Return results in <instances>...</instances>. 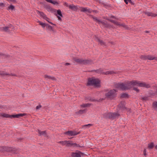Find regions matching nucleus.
<instances>
[{
  "label": "nucleus",
  "mask_w": 157,
  "mask_h": 157,
  "mask_svg": "<svg viewBox=\"0 0 157 157\" xmlns=\"http://www.w3.org/2000/svg\"><path fill=\"white\" fill-rule=\"evenodd\" d=\"M135 86L147 88L150 87V85L147 83L137 81H132L125 84L117 83L115 85V87L120 90H127Z\"/></svg>",
  "instance_id": "1"
},
{
  "label": "nucleus",
  "mask_w": 157,
  "mask_h": 157,
  "mask_svg": "<svg viewBox=\"0 0 157 157\" xmlns=\"http://www.w3.org/2000/svg\"><path fill=\"white\" fill-rule=\"evenodd\" d=\"M100 81L97 78H89L88 80L87 85H93L96 87L100 86Z\"/></svg>",
  "instance_id": "2"
},
{
  "label": "nucleus",
  "mask_w": 157,
  "mask_h": 157,
  "mask_svg": "<svg viewBox=\"0 0 157 157\" xmlns=\"http://www.w3.org/2000/svg\"><path fill=\"white\" fill-rule=\"evenodd\" d=\"M73 59L75 62L80 64H90L91 63V61L90 60L81 58H74Z\"/></svg>",
  "instance_id": "3"
},
{
  "label": "nucleus",
  "mask_w": 157,
  "mask_h": 157,
  "mask_svg": "<svg viewBox=\"0 0 157 157\" xmlns=\"http://www.w3.org/2000/svg\"><path fill=\"white\" fill-rule=\"evenodd\" d=\"M25 115V113L18 114L16 115H10L5 113H2L1 114L0 116L4 117L6 118H19L20 117H22Z\"/></svg>",
  "instance_id": "4"
},
{
  "label": "nucleus",
  "mask_w": 157,
  "mask_h": 157,
  "mask_svg": "<svg viewBox=\"0 0 157 157\" xmlns=\"http://www.w3.org/2000/svg\"><path fill=\"white\" fill-rule=\"evenodd\" d=\"M119 115L117 113H107L103 114V117L106 118L115 119L118 117Z\"/></svg>",
  "instance_id": "5"
},
{
  "label": "nucleus",
  "mask_w": 157,
  "mask_h": 157,
  "mask_svg": "<svg viewBox=\"0 0 157 157\" xmlns=\"http://www.w3.org/2000/svg\"><path fill=\"white\" fill-rule=\"evenodd\" d=\"M116 92L117 91L114 89L110 90L106 93L105 96L107 98H113L116 96Z\"/></svg>",
  "instance_id": "6"
},
{
  "label": "nucleus",
  "mask_w": 157,
  "mask_h": 157,
  "mask_svg": "<svg viewBox=\"0 0 157 157\" xmlns=\"http://www.w3.org/2000/svg\"><path fill=\"white\" fill-rule=\"evenodd\" d=\"M59 143L61 144L62 145H66L67 146H74L75 147H78L79 145L76 143H73L71 142L67 141H60Z\"/></svg>",
  "instance_id": "7"
},
{
  "label": "nucleus",
  "mask_w": 157,
  "mask_h": 157,
  "mask_svg": "<svg viewBox=\"0 0 157 157\" xmlns=\"http://www.w3.org/2000/svg\"><path fill=\"white\" fill-rule=\"evenodd\" d=\"M140 58L141 59L146 60L149 59L150 60H152L153 59H155V58L151 55H142L140 56Z\"/></svg>",
  "instance_id": "8"
},
{
  "label": "nucleus",
  "mask_w": 157,
  "mask_h": 157,
  "mask_svg": "<svg viewBox=\"0 0 157 157\" xmlns=\"http://www.w3.org/2000/svg\"><path fill=\"white\" fill-rule=\"evenodd\" d=\"M13 28L12 25H10L9 26L0 27V31H3L6 32H8L12 31Z\"/></svg>",
  "instance_id": "9"
},
{
  "label": "nucleus",
  "mask_w": 157,
  "mask_h": 157,
  "mask_svg": "<svg viewBox=\"0 0 157 157\" xmlns=\"http://www.w3.org/2000/svg\"><path fill=\"white\" fill-rule=\"evenodd\" d=\"M80 133L79 132H77L75 131H69L64 132V134L67 135L69 136H72L76 135Z\"/></svg>",
  "instance_id": "10"
},
{
  "label": "nucleus",
  "mask_w": 157,
  "mask_h": 157,
  "mask_svg": "<svg viewBox=\"0 0 157 157\" xmlns=\"http://www.w3.org/2000/svg\"><path fill=\"white\" fill-rule=\"evenodd\" d=\"M110 21L117 26H118L120 27H123L125 28L126 29H128V27H127V26L126 25L124 24L120 23H119L118 22H117L113 20H111Z\"/></svg>",
  "instance_id": "11"
},
{
  "label": "nucleus",
  "mask_w": 157,
  "mask_h": 157,
  "mask_svg": "<svg viewBox=\"0 0 157 157\" xmlns=\"http://www.w3.org/2000/svg\"><path fill=\"white\" fill-rule=\"evenodd\" d=\"M80 10L81 12H85L86 13H90L92 11V10L87 8L81 7L80 8Z\"/></svg>",
  "instance_id": "12"
},
{
  "label": "nucleus",
  "mask_w": 157,
  "mask_h": 157,
  "mask_svg": "<svg viewBox=\"0 0 157 157\" xmlns=\"http://www.w3.org/2000/svg\"><path fill=\"white\" fill-rule=\"evenodd\" d=\"M119 109L120 110H121L122 111L124 110H126L128 109L129 110H130L129 109L126 108L124 106V102H123L121 103L118 106Z\"/></svg>",
  "instance_id": "13"
},
{
  "label": "nucleus",
  "mask_w": 157,
  "mask_h": 157,
  "mask_svg": "<svg viewBox=\"0 0 157 157\" xmlns=\"http://www.w3.org/2000/svg\"><path fill=\"white\" fill-rule=\"evenodd\" d=\"M66 6L67 7H68L70 9H71L74 10H76L77 9H78V7L73 5H68L67 3H65Z\"/></svg>",
  "instance_id": "14"
},
{
  "label": "nucleus",
  "mask_w": 157,
  "mask_h": 157,
  "mask_svg": "<svg viewBox=\"0 0 157 157\" xmlns=\"http://www.w3.org/2000/svg\"><path fill=\"white\" fill-rule=\"evenodd\" d=\"M98 72H99L101 73H102L103 74L105 75H109V74H112L114 73V72L113 71H108L105 72H102L101 70L100 69L98 70L97 71Z\"/></svg>",
  "instance_id": "15"
},
{
  "label": "nucleus",
  "mask_w": 157,
  "mask_h": 157,
  "mask_svg": "<svg viewBox=\"0 0 157 157\" xmlns=\"http://www.w3.org/2000/svg\"><path fill=\"white\" fill-rule=\"evenodd\" d=\"M91 17L93 18V20L99 24H104V22L101 20L98 19L96 17H94L93 16H91Z\"/></svg>",
  "instance_id": "16"
},
{
  "label": "nucleus",
  "mask_w": 157,
  "mask_h": 157,
  "mask_svg": "<svg viewBox=\"0 0 157 157\" xmlns=\"http://www.w3.org/2000/svg\"><path fill=\"white\" fill-rule=\"evenodd\" d=\"M0 75H1L2 76H16V75L15 74H7L6 73H5L4 72H2V71H0Z\"/></svg>",
  "instance_id": "17"
},
{
  "label": "nucleus",
  "mask_w": 157,
  "mask_h": 157,
  "mask_svg": "<svg viewBox=\"0 0 157 157\" xmlns=\"http://www.w3.org/2000/svg\"><path fill=\"white\" fill-rule=\"evenodd\" d=\"M145 14L148 16H150L153 17H155L157 16V15L156 14H154L149 12H145Z\"/></svg>",
  "instance_id": "18"
},
{
  "label": "nucleus",
  "mask_w": 157,
  "mask_h": 157,
  "mask_svg": "<svg viewBox=\"0 0 157 157\" xmlns=\"http://www.w3.org/2000/svg\"><path fill=\"white\" fill-rule=\"evenodd\" d=\"M82 154V153H72L71 155L72 157H81V155Z\"/></svg>",
  "instance_id": "19"
},
{
  "label": "nucleus",
  "mask_w": 157,
  "mask_h": 157,
  "mask_svg": "<svg viewBox=\"0 0 157 157\" xmlns=\"http://www.w3.org/2000/svg\"><path fill=\"white\" fill-rule=\"evenodd\" d=\"M57 14L59 15V16H57V17L58 18V19L59 20H61V18L60 17H62V15L61 14V12L60 10H59L57 11Z\"/></svg>",
  "instance_id": "20"
},
{
  "label": "nucleus",
  "mask_w": 157,
  "mask_h": 157,
  "mask_svg": "<svg viewBox=\"0 0 157 157\" xmlns=\"http://www.w3.org/2000/svg\"><path fill=\"white\" fill-rule=\"evenodd\" d=\"M37 13L39 14L44 19L46 17V15H45L43 12H40L39 11H37Z\"/></svg>",
  "instance_id": "21"
},
{
  "label": "nucleus",
  "mask_w": 157,
  "mask_h": 157,
  "mask_svg": "<svg viewBox=\"0 0 157 157\" xmlns=\"http://www.w3.org/2000/svg\"><path fill=\"white\" fill-rule=\"evenodd\" d=\"M47 2L51 3L54 5H56L58 4V2L55 1H52V0H45Z\"/></svg>",
  "instance_id": "22"
},
{
  "label": "nucleus",
  "mask_w": 157,
  "mask_h": 157,
  "mask_svg": "<svg viewBox=\"0 0 157 157\" xmlns=\"http://www.w3.org/2000/svg\"><path fill=\"white\" fill-rule=\"evenodd\" d=\"M45 78L48 79H51L53 80H55V78L54 77H52L48 75H45L44 76Z\"/></svg>",
  "instance_id": "23"
},
{
  "label": "nucleus",
  "mask_w": 157,
  "mask_h": 157,
  "mask_svg": "<svg viewBox=\"0 0 157 157\" xmlns=\"http://www.w3.org/2000/svg\"><path fill=\"white\" fill-rule=\"evenodd\" d=\"M90 104L89 103L84 104L81 105L80 106L82 108H86L88 106H89Z\"/></svg>",
  "instance_id": "24"
},
{
  "label": "nucleus",
  "mask_w": 157,
  "mask_h": 157,
  "mask_svg": "<svg viewBox=\"0 0 157 157\" xmlns=\"http://www.w3.org/2000/svg\"><path fill=\"white\" fill-rule=\"evenodd\" d=\"M38 22L39 23V24L40 25H41L43 28H44L45 27L46 24L42 22H41L39 21H38Z\"/></svg>",
  "instance_id": "25"
},
{
  "label": "nucleus",
  "mask_w": 157,
  "mask_h": 157,
  "mask_svg": "<svg viewBox=\"0 0 157 157\" xmlns=\"http://www.w3.org/2000/svg\"><path fill=\"white\" fill-rule=\"evenodd\" d=\"M45 8L48 11H51L52 10V8H51L50 6L48 5L45 6Z\"/></svg>",
  "instance_id": "26"
},
{
  "label": "nucleus",
  "mask_w": 157,
  "mask_h": 157,
  "mask_svg": "<svg viewBox=\"0 0 157 157\" xmlns=\"http://www.w3.org/2000/svg\"><path fill=\"white\" fill-rule=\"evenodd\" d=\"M38 133L40 135H44L45 136L46 135V132L45 131H41L38 130Z\"/></svg>",
  "instance_id": "27"
},
{
  "label": "nucleus",
  "mask_w": 157,
  "mask_h": 157,
  "mask_svg": "<svg viewBox=\"0 0 157 157\" xmlns=\"http://www.w3.org/2000/svg\"><path fill=\"white\" fill-rule=\"evenodd\" d=\"M154 146V143H151L148 144V147L149 149H152L153 147Z\"/></svg>",
  "instance_id": "28"
},
{
  "label": "nucleus",
  "mask_w": 157,
  "mask_h": 157,
  "mask_svg": "<svg viewBox=\"0 0 157 157\" xmlns=\"http://www.w3.org/2000/svg\"><path fill=\"white\" fill-rule=\"evenodd\" d=\"M86 112V109H83V110H80L78 112H76V113H78V114H82L83 113H84Z\"/></svg>",
  "instance_id": "29"
},
{
  "label": "nucleus",
  "mask_w": 157,
  "mask_h": 157,
  "mask_svg": "<svg viewBox=\"0 0 157 157\" xmlns=\"http://www.w3.org/2000/svg\"><path fill=\"white\" fill-rule=\"evenodd\" d=\"M128 94L126 93L123 94L121 95V97L123 98H127L128 97Z\"/></svg>",
  "instance_id": "30"
},
{
  "label": "nucleus",
  "mask_w": 157,
  "mask_h": 157,
  "mask_svg": "<svg viewBox=\"0 0 157 157\" xmlns=\"http://www.w3.org/2000/svg\"><path fill=\"white\" fill-rule=\"evenodd\" d=\"M153 107L154 108L157 109V102H154L153 104Z\"/></svg>",
  "instance_id": "31"
},
{
  "label": "nucleus",
  "mask_w": 157,
  "mask_h": 157,
  "mask_svg": "<svg viewBox=\"0 0 157 157\" xmlns=\"http://www.w3.org/2000/svg\"><path fill=\"white\" fill-rule=\"evenodd\" d=\"M48 29L49 30V31H53L54 30L53 29L52 26H51V25L48 27Z\"/></svg>",
  "instance_id": "32"
},
{
  "label": "nucleus",
  "mask_w": 157,
  "mask_h": 157,
  "mask_svg": "<svg viewBox=\"0 0 157 157\" xmlns=\"http://www.w3.org/2000/svg\"><path fill=\"white\" fill-rule=\"evenodd\" d=\"M44 19H45L46 21H47L49 23H50L52 25H54L53 24L52 22H50L49 21V19L47 17H46L44 18Z\"/></svg>",
  "instance_id": "33"
},
{
  "label": "nucleus",
  "mask_w": 157,
  "mask_h": 157,
  "mask_svg": "<svg viewBox=\"0 0 157 157\" xmlns=\"http://www.w3.org/2000/svg\"><path fill=\"white\" fill-rule=\"evenodd\" d=\"M14 8V6L13 5H10L8 7L9 9L11 10H13Z\"/></svg>",
  "instance_id": "34"
},
{
  "label": "nucleus",
  "mask_w": 157,
  "mask_h": 157,
  "mask_svg": "<svg viewBox=\"0 0 157 157\" xmlns=\"http://www.w3.org/2000/svg\"><path fill=\"white\" fill-rule=\"evenodd\" d=\"M91 125H92L90 124H87V125H85L83 126L82 128H84L86 127H90V126H91Z\"/></svg>",
  "instance_id": "35"
},
{
  "label": "nucleus",
  "mask_w": 157,
  "mask_h": 157,
  "mask_svg": "<svg viewBox=\"0 0 157 157\" xmlns=\"http://www.w3.org/2000/svg\"><path fill=\"white\" fill-rule=\"evenodd\" d=\"M98 42H99V43L101 44L102 45L104 44V43L102 41V40L98 39Z\"/></svg>",
  "instance_id": "36"
},
{
  "label": "nucleus",
  "mask_w": 157,
  "mask_h": 157,
  "mask_svg": "<svg viewBox=\"0 0 157 157\" xmlns=\"http://www.w3.org/2000/svg\"><path fill=\"white\" fill-rule=\"evenodd\" d=\"M6 56V55L2 53L1 52H0V57H5Z\"/></svg>",
  "instance_id": "37"
},
{
  "label": "nucleus",
  "mask_w": 157,
  "mask_h": 157,
  "mask_svg": "<svg viewBox=\"0 0 157 157\" xmlns=\"http://www.w3.org/2000/svg\"><path fill=\"white\" fill-rule=\"evenodd\" d=\"M41 107V106L40 105H39L38 106H37L36 107V109L38 110L40 109V108Z\"/></svg>",
  "instance_id": "38"
},
{
  "label": "nucleus",
  "mask_w": 157,
  "mask_h": 157,
  "mask_svg": "<svg viewBox=\"0 0 157 157\" xmlns=\"http://www.w3.org/2000/svg\"><path fill=\"white\" fill-rule=\"evenodd\" d=\"M124 2L126 4L128 3V2H131V0H124Z\"/></svg>",
  "instance_id": "39"
},
{
  "label": "nucleus",
  "mask_w": 157,
  "mask_h": 157,
  "mask_svg": "<svg viewBox=\"0 0 157 157\" xmlns=\"http://www.w3.org/2000/svg\"><path fill=\"white\" fill-rule=\"evenodd\" d=\"M133 89L137 92H138L139 90L136 88L134 87Z\"/></svg>",
  "instance_id": "40"
},
{
  "label": "nucleus",
  "mask_w": 157,
  "mask_h": 157,
  "mask_svg": "<svg viewBox=\"0 0 157 157\" xmlns=\"http://www.w3.org/2000/svg\"><path fill=\"white\" fill-rule=\"evenodd\" d=\"M146 149H145L144 151V154L145 156H146Z\"/></svg>",
  "instance_id": "41"
},
{
  "label": "nucleus",
  "mask_w": 157,
  "mask_h": 157,
  "mask_svg": "<svg viewBox=\"0 0 157 157\" xmlns=\"http://www.w3.org/2000/svg\"><path fill=\"white\" fill-rule=\"evenodd\" d=\"M9 1L12 2L13 3H15L16 2V1L15 0H7Z\"/></svg>",
  "instance_id": "42"
},
{
  "label": "nucleus",
  "mask_w": 157,
  "mask_h": 157,
  "mask_svg": "<svg viewBox=\"0 0 157 157\" xmlns=\"http://www.w3.org/2000/svg\"><path fill=\"white\" fill-rule=\"evenodd\" d=\"M9 1L12 2L13 3H15L16 2V1L15 0H7Z\"/></svg>",
  "instance_id": "43"
},
{
  "label": "nucleus",
  "mask_w": 157,
  "mask_h": 157,
  "mask_svg": "<svg viewBox=\"0 0 157 157\" xmlns=\"http://www.w3.org/2000/svg\"><path fill=\"white\" fill-rule=\"evenodd\" d=\"M50 26V25H49L48 24H46L45 27H46L47 29H48V27Z\"/></svg>",
  "instance_id": "44"
},
{
  "label": "nucleus",
  "mask_w": 157,
  "mask_h": 157,
  "mask_svg": "<svg viewBox=\"0 0 157 157\" xmlns=\"http://www.w3.org/2000/svg\"><path fill=\"white\" fill-rule=\"evenodd\" d=\"M4 5L3 3H0V6H3Z\"/></svg>",
  "instance_id": "45"
},
{
  "label": "nucleus",
  "mask_w": 157,
  "mask_h": 157,
  "mask_svg": "<svg viewBox=\"0 0 157 157\" xmlns=\"http://www.w3.org/2000/svg\"><path fill=\"white\" fill-rule=\"evenodd\" d=\"M70 65V63H65V65Z\"/></svg>",
  "instance_id": "46"
},
{
  "label": "nucleus",
  "mask_w": 157,
  "mask_h": 157,
  "mask_svg": "<svg viewBox=\"0 0 157 157\" xmlns=\"http://www.w3.org/2000/svg\"><path fill=\"white\" fill-rule=\"evenodd\" d=\"M143 99L144 100H146L147 99V98L144 97L143 98Z\"/></svg>",
  "instance_id": "47"
},
{
  "label": "nucleus",
  "mask_w": 157,
  "mask_h": 157,
  "mask_svg": "<svg viewBox=\"0 0 157 157\" xmlns=\"http://www.w3.org/2000/svg\"><path fill=\"white\" fill-rule=\"evenodd\" d=\"M130 109V110H129L128 109V110H124V111H127L128 112H129V113H130V109Z\"/></svg>",
  "instance_id": "48"
},
{
  "label": "nucleus",
  "mask_w": 157,
  "mask_h": 157,
  "mask_svg": "<svg viewBox=\"0 0 157 157\" xmlns=\"http://www.w3.org/2000/svg\"><path fill=\"white\" fill-rule=\"evenodd\" d=\"M130 109V110H129L128 109V110H124V111H127L128 112H129V113H130V109Z\"/></svg>",
  "instance_id": "49"
},
{
  "label": "nucleus",
  "mask_w": 157,
  "mask_h": 157,
  "mask_svg": "<svg viewBox=\"0 0 157 157\" xmlns=\"http://www.w3.org/2000/svg\"><path fill=\"white\" fill-rule=\"evenodd\" d=\"M155 148L157 150V145L155 146Z\"/></svg>",
  "instance_id": "50"
},
{
  "label": "nucleus",
  "mask_w": 157,
  "mask_h": 157,
  "mask_svg": "<svg viewBox=\"0 0 157 157\" xmlns=\"http://www.w3.org/2000/svg\"><path fill=\"white\" fill-rule=\"evenodd\" d=\"M146 33H148V31H146Z\"/></svg>",
  "instance_id": "51"
},
{
  "label": "nucleus",
  "mask_w": 157,
  "mask_h": 157,
  "mask_svg": "<svg viewBox=\"0 0 157 157\" xmlns=\"http://www.w3.org/2000/svg\"><path fill=\"white\" fill-rule=\"evenodd\" d=\"M113 18H114V16H113Z\"/></svg>",
  "instance_id": "52"
}]
</instances>
